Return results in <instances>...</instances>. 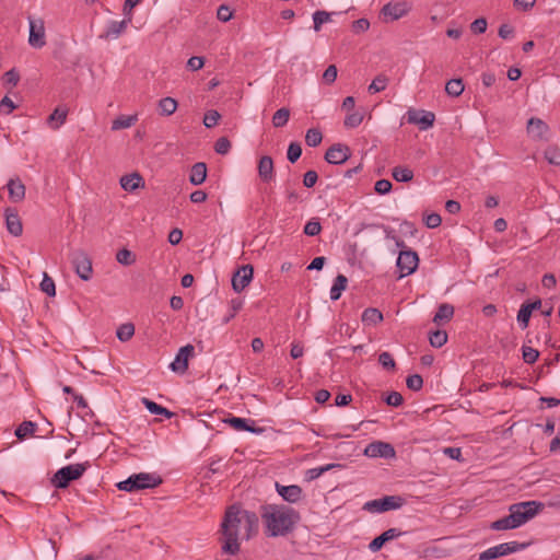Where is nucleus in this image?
<instances>
[{"label": "nucleus", "mask_w": 560, "mask_h": 560, "mask_svg": "<svg viewBox=\"0 0 560 560\" xmlns=\"http://www.w3.org/2000/svg\"><path fill=\"white\" fill-rule=\"evenodd\" d=\"M258 530V516L238 505H231L225 510L219 529V541L224 553L236 555L241 548V540H248Z\"/></svg>", "instance_id": "obj_1"}, {"label": "nucleus", "mask_w": 560, "mask_h": 560, "mask_svg": "<svg viewBox=\"0 0 560 560\" xmlns=\"http://www.w3.org/2000/svg\"><path fill=\"white\" fill-rule=\"evenodd\" d=\"M261 517L268 536H285L293 530L300 514L288 505L270 504L262 509Z\"/></svg>", "instance_id": "obj_2"}, {"label": "nucleus", "mask_w": 560, "mask_h": 560, "mask_svg": "<svg viewBox=\"0 0 560 560\" xmlns=\"http://www.w3.org/2000/svg\"><path fill=\"white\" fill-rule=\"evenodd\" d=\"M163 482L160 475L155 472H139L129 476L126 480L117 483L119 490L136 492L144 489H153Z\"/></svg>", "instance_id": "obj_3"}, {"label": "nucleus", "mask_w": 560, "mask_h": 560, "mask_svg": "<svg viewBox=\"0 0 560 560\" xmlns=\"http://www.w3.org/2000/svg\"><path fill=\"white\" fill-rule=\"evenodd\" d=\"M542 509L544 504L541 502L525 501L512 504L509 511L515 520L516 526L520 527L535 517Z\"/></svg>", "instance_id": "obj_4"}, {"label": "nucleus", "mask_w": 560, "mask_h": 560, "mask_svg": "<svg viewBox=\"0 0 560 560\" xmlns=\"http://www.w3.org/2000/svg\"><path fill=\"white\" fill-rule=\"evenodd\" d=\"M89 463L68 465L56 471L51 482L58 489H65L73 480H78L83 476L89 467Z\"/></svg>", "instance_id": "obj_5"}, {"label": "nucleus", "mask_w": 560, "mask_h": 560, "mask_svg": "<svg viewBox=\"0 0 560 560\" xmlns=\"http://www.w3.org/2000/svg\"><path fill=\"white\" fill-rule=\"evenodd\" d=\"M405 504V499L400 495H385L381 499L368 501L363 510L371 513H383L390 510L400 509Z\"/></svg>", "instance_id": "obj_6"}, {"label": "nucleus", "mask_w": 560, "mask_h": 560, "mask_svg": "<svg viewBox=\"0 0 560 560\" xmlns=\"http://www.w3.org/2000/svg\"><path fill=\"white\" fill-rule=\"evenodd\" d=\"M528 544L526 542H517V541H509L502 542L497 546L490 547L487 550L482 551L479 555V560H492L503 556H508L510 553H514L521 550H524Z\"/></svg>", "instance_id": "obj_7"}, {"label": "nucleus", "mask_w": 560, "mask_h": 560, "mask_svg": "<svg viewBox=\"0 0 560 560\" xmlns=\"http://www.w3.org/2000/svg\"><path fill=\"white\" fill-rule=\"evenodd\" d=\"M71 262L77 275L84 281L91 279L93 273L92 260L83 250H75L71 254Z\"/></svg>", "instance_id": "obj_8"}, {"label": "nucleus", "mask_w": 560, "mask_h": 560, "mask_svg": "<svg viewBox=\"0 0 560 560\" xmlns=\"http://www.w3.org/2000/svg\"><path fill=\"white\" fill-rule=\"evenodd\" d=\"M419 257L416 252L411 249H401L397 258V268L400 271V277L413 273L418 267Z\"/></svg>", "instance_id": "obj_9"}, {"label": "nucleus", "mask_w": 560, "mask_h": 560, "mask_svg": "<svg viewBox=\"0 0 560 560\" xmlns=\"http://www.w3.org/2000/svg\"><path fill=\"white\" fill-rule=\"evenodd\" d=\"M195 354V347L186 345L179 348L174 361L170 364V369L178 374H184L188 370L189 359Z\"/></svg>", "instance_id": "obj_10"}, {"label": "nucleus", "mask_w": 560, "mask_h": 560, "mask_svg": "<svg viewBox=\"0 0 560 560\" xmlns=\"http://www.w3.org/2000/svg\"><path fill=\"white\" fill-rule=\"evenodd\" d=\"M30 36L28 44L34 48H42L46 45L45 24L42 19L28 18Z\"/></svg>", "instance_id": "obj_11"}, {"label": "nucleus", "mask_w": 560, "mask_h": 560, "mask_svg": "<svg viewBox=\"0 0 560 560\" xmlns=\"http://www.w3.org/2000/svg\"><path fill=\"white\" fill-rule=\"evenodd\" d=\"M435 115L432 112L409 109L407 112V121L418 125L421 130L431 128L434 124Z\"/></svg>", "instance_id": "obj_12"}, {"label": "nucleus", "mask_w": 560, "mask_h": 560, "mask_svg": "<svg viewBox=\"0 0 560 560\" xmlns=\"http://www.w3.org/2000/svg\"><path fill=\"white\" fill-rule=\"evenodd\" d=\"M254 269L252 265L238 268L232 277V288L235 292H242L252 281Z\"/></svg>", "instance_id": "obj_13"}, {"label": "nucleus", "mask_w": 560, "mask_h": 560, "mask_svg": "<svg viewBox=\"0 0 560 560\" xmlns=\"http://www.w3.org/2000/svg\"><path fill=\"white\" fill-rule=\"evenodd\" d=\"M410 10L411 4L407 1L388 2L382 8L381 13L384 16H389L392 21H396L407 15Z\"/></svg>", "instance_id": "obj_14"}, {"label": "nucleus", "mask_w": 560, "mask_h": 560, "mask_svg": "<svg viewBox=\"0 0 560 560\" xmlns=\"http://www.w3.org/2000/svg\"><path fill=\"white\" fill-rule=\"evenodd\" d=\"M364 454L369 457L390 458L395 456V450L389 443L376 441L365 447Z\"/></svg>", "instance_id": "obj_15"}, {"label": "nucleus", "mask_w": 560, "mask_h": 560, "mask_svg": "<svg viewBox=\"0 0 560 560\" xmlns=\"http://www.w3.org/2000/svg\"><path fill=\"white\" fill-rule=\"evenodd\" d=\"M350 156V149L346 144H334L331 145L325 154V160L330 164H342Z\"/></svg>", "instance_id": "obj_16"}, {"label": "nucleus", "mask_w": 560, "mask_h": 560, "mask_svg": "<svg viewBox=\"0 0 560 560\" xmlns=\"http://www.w3.org/2000/svg\"><path fill=\"white\" fill-rule=\"evenodd\" d=\"M276 490L278 494L289 503H296L301 500L303 490L298 485L283 486L276 482Z\"/></svg>", "instance_id": "obj_17"}, {"label": "nucleus", "mask_w": 560, "mask_h": 560, "mask_svg": "<svg viewBox=\"0 0 560 560\" xmlns=\"http://www.w3.org/2000/svg\"><path fill=\"white\" fill-rule=\"evenodd\" d=\"M404 535V532H401L400 529L398 528H389L387 530H385L384 533H382L380 536L375 537L370 544H369V549L372 551V552H376L378 550L382 549V547L393 540V539H396L400 536Z\"/></svg>", "instance_id": "obj_18"}, {"label": "nucleus", "mask_w": 560, "mask_h": 560, "mask_svg": "<svg viewBox=\"0 0 560 560\" xmlns=\"http://www.w3.org/2000/svg\"><path fill=\"white\" fill-rule=\"evenodd\" d=\"M548 125L539 118H530L527 122V133L534 140H544L548 133Z\"/></svg>", "instance_id": "obj_19"}, {"label": "nucleus", "mask_w": 560, "mask_h": 560, "mask_svg": "<svg viewBox=\"0 0 560 560\" xmlns=\"http://www.w3.org/2000/svg\"><path fill=\"white\" fill-rule=\"evenodd\" d=\"M258 175L261 182L270 183L275 178L273 160L269 155H264L258 162Z\"/></svg>", "instance_id": "obj_20"}, {"label": "nucleus", "mask_w": 560, "mask_h": 560, "mask_svg": "<svg viewBox=\"0 0 560 560\" xmlns=\"http://www.w3.org/2000/svg\"><path fill=\"white\" fill-rule=\"evenodd\" d=\"M225 422L236 431H248L253 433H261L264 431L262 428L255 427V421L244 418L230 417Z\"/></svg>", "instance_id": "obj_21"}, {"label": "nucleus", "mask_w": 560, "mask_h": 560, "mask_svg": "<svg viewBox=\"0 0 560 560\" xmlns=\"http://www.w3.org/2000/svg\"><path fill=\"white\" fill-rule=\"evenodd\" d=\"M132 18L128 16L122 21H112L109 22L106 32L100 36V38L109 39V38H118L127 28L128 24L131 22Z\"/></svg>", "instance_id": "obj_22"}, {"label": "nucleus", "mask_w": 560, "mask_h": 560, "mask_svg": "<svg viewBox=\"0 0 560 560\" xmlns=\"http://www.w3.org/2000/svg\"><path fill=\"white\" fill-rule=\"evenodd\" d=\"M68 108L66 106H58L47 117L46 124L51 130H58L67 120Z\"/></svg>", "instance_id": "obj_23"}, {"label": "nucleus", "mask_w": 560, "mask_h": 560, "mask_svg": "<svg viewBox=\"0 0 560 560\" xmlns=\"http://www.w3.org/2000/svg\"><path fill=\"white\" fill-rule=\"evenodd\" d=\"M5 223L8 231L13 236H20L23 232L21 219L15 210L8 208L5 210Z\"/></svg>", "instance_id": "obj_24"}, {"label": "nucleus", "mask_w": 560, "mask_h": 560, "mask_svg": "<svg viewBox=\"0 0 560 560\" xmlns=\"http://www.w3.org/2000/svg\"><path fill=\"white\" fill-rule=\"evenodd\" d=\"M9 197L13 202H20L25 197V186L20 178H11L7 184Z\"/></svg>", "instance_id": "obj_25"}, {"label": "nucleus", "mask_w": 560, "mask_h": 560, "mask_svg": "<svg viewBox=\"0 0 560 560\" xmlns=\"http://www.w3.org/2000/svg\"><path fill=\"white\" fill-rule=\"evenodd\" d=\"M121 188L126 191H133L144 186V180L139 173H131L120 178Z\"/></svg>", "instance_id": "obj_26"}, {"label": "nucleus", "mask_w": 560, "mask_h": 560, "mask_svg": "<svg viewBox=\"0 0 560 560\" xmlns=\"http://www.w3.org/2000/svg\"><path fill=\"white\" fill-rule=\"evenodd\" d=\"M454 315V307L448 303H442L439 305L438 311L433 317V323L436 326L444 325L450 322Z\"/></svg>", "instance_id": "obj_27"}, {"label": "nucleus", "mask_w": 560, "mask_h": 560, "mask_svg": "<svg viewBox=\"0 0 560 560\" xmlns=\"http://www.w3.org/2000/svg\"><path fill=\"white\" fill-rule=\"evenodd\" d=\"M207 177V166L202 162H198L192 165L191 172L189 175V180L192 185L198 186L201 185Z\"/></svg>", "instance_id": "obj_28"}, {"label": "nucleus", "mask_w": 560, "mask_h": 560, "mask_svg": "<svg viewBox=\"0 0 560 560\" xmlns=\"http://www.w3.org/2000/svg\"><path fill=\"white\" fill-rule=\"evenodd\" d=\"M361 319L365 325H377L383 320V314L378 308L369 307L363 311Z\"/></svg>", "instance_id": "obj_29"}, {"label": "nucleus", "mask_w": 560, "mask_h": 560, "mask_svg": "<svg viewBox=\"0 0 560 560\" xmlns=\"http://www.w3.org/2000/svg\"><path fill=\"white\" fill-rule=\"evenodd\" d=\"M177 101L173 97H163L159 101V105H158V108H159V113L160 115H163V116H171L172 114H174L177 109Z\"/></svg>", "instance_id": "obj_30"}, {"label": "nucleus", "mask_w": 560, "mask_h": 560, "mask_svg": "<svg viewBox=\"0 0 560 560\" xmlns=\"http://www.w3.org/2000/svg\"><path fill=\"white\" fill-rule=\"evenodd\" d=\"M348 284V279L343 275H338L332 283V287L330 289V299L332 301H337L340 296L342 291L346 290Z\"/></svg>", "instance_id": "obj_31"}, {"label": "nucleus", "mask_w": 560, "mask_h": 560, "mask_svg": "<svg viewBox=\"0 0 560 560\" xmlns=\"http://www.w3.org/2000/svg\"><path fill=\"white\" fill-rule=\"evenodd\" d=\"M138 121L137 115H120L112 122V130L127 129Z\"/></svg>", "instance_id": "obj_32"}, {"label": "nucleus", "mask_w": 560, "mask_h": 560, "mask_svg": "<svg viewBox=\"0 0 560 560\" xmlns=\"http://www.w3.org/2000/svg\"><path fill=\"white\" fill-rule=\"evenodd\" d=\"M392 176L396 182L408 183L413 178V172L407 166H395L392 170Z\"/></svg>", "instance_id": "obj_33"}, {"label": "nucleus", "mask_w": 560, "mask_h": 560, "mask_svg": "<svg viewBox=\"0 0 560 560\" xmlns=\"http://www.w3.org/2000/svg\"><path fill=\"white\" fill-rule=\"evenodd\" d=\"M492 530H508L518 528L515 524V520L511 513L502 518H499L490 524Z\"/></svg>", "instance_id": "obj_34"}, {"label": "nucleus", "mask_w": 560, "mask_h": 560, "mask_svg": "<svg viewBox=\"0 0 560 560\" xmlns=\"http://www.w3.org/2000/svg\"><path fill=\"white\" fill-rule=\"evenodd\" d=\"M142 404L145 406V408L153 415L164 416L167 419L172 418L173 412H171L165 407L150 400L149 398L143 397Z\"/></svg>", "instance_id": "obj_35"}, {"label": "nucleus", "mask_w": 560, "mask_h": 560, "mask_svg": "<svg viewBox=\"0 0 560 560\" xmlns=\"http://www.w3.org/2000/svg\"><path fill=\"white\" fill-rule=\"evenodd\" d=\"M463 91H464V84H463L462 79H452L446 82L445 92L450 96L457 97L463 93Z\"/></svg>", "instance_id": "obj_36"}, {"label": "nucleus", "mask_w": 560, "mask_h": 560, "mask_svg": "<svg viewBox=\"0 0 560 560\" xmlns=\"http://www.w3.org/2000/svg\"><path fill=\"white\" fill-rule=\"evenodd\" d=\"M290 118V110L287 107L278 109L272 116V125L276 128L283 127L288 124Z\"/></svg>", "instance_id": "obj_37"}, {"label": "nucleus", "mask_w": 560, "mask_h": 560, "mask_svg": "<svg viewBox=\"0 0 560 560\" xmlns=\"http://www.w3.org/2000/svg\"><path fill=\"white\" fill-rule=\"evenodd\" d=\"M388 84V78L384 74H378L369 85L368 90L371 94L384 91Z\"/></svg>", "instance_id": "obj_38"}, {"label": "nucleus", "mask_w": 560, "mask_h": 560, "mask_svg": "<svg viewBox=\"0 0 560 560\" xmlns=\"http://www.w3.org/2000/svg\"><path fill=\"white\" fill-rule=\"evenodd\" d=\"M335 467H340V465H338V464H327L325 466L311 468V469H308L306 471V479L310 480V481L311 480H315L318 477H320L323 474H325L326 471H329L330 469H332Z\"/></svg>", "instance_id": "obj_39"}, {"label": "nucleus", "mask_w": 560, "mask_h": 560, "mask_svg": "<svg viewBox=\"0 0 560 560\" xmlns=\"http://www.w3.org/2000/svg\"><path fill=\"white\" fill-rule=\"evenodd\" d=\"M36 424L32 421H23L15 431V435L23 440L35 432Z\"/></svg>", "instance_id": "obj_40"}, {"label": "nucleus", "mask_w": 560, "mask_h": 560, "mask_svg": "<svg viewBox=\"0 0 560 560\" xmlns=\"http://www.w3.org/2000/svg\"><path fill=\"white\" fill-rule=\"evenodd\" d=\"M116 335L120 341H128L135 335V326L130 323L122 324L118 327Z\"/></svg>", "instance_id": "obj_41"}, {"label": "nucleus", "mask_w": 560, "mask_h": 560, "mask_svg": "<svg viewBox=\"0 0 560 560\" xmlns=\"http://www.w3.org/2000/svg\"><path fill=\"white\" fill-rule=\"evenodd\" d=\"M322 140L323 135L318 129L312 128L306 131L305 142L308 147H317L320 144Z\"/></svg>", "instance_id": "obj_42"}, {"label": "nucleus", "mask_w": 560, "mask_h": 560, "mask_svg": "<svg viewBox=\"0 0 560 560\" xmlns=\"http://www.w3.org/2000/svg\"><path fill=\"white\" fill-rule=\"evenodd\" d=\"M430 345L434 348H441L447 341V334L444 330H435L430 334Z\"/></svg>", "instance_id": "obj_43"}, {"label": "nucleus", "mask_w": 560, "mask_h": 560, "mask_svg": "<svg viewBox=\"0 0 560 560\" xmlns=\"http://www.w3.org/2000/svg\"><path fill=\"white\" fill-rule=\"evenodd\" d=\"M116 259L124 266H130L136 261V256L132 252L127 248H122L117 252Z\"/></svg>", "instance_id": "obj_44"}, {"label": "nucleus", "mask_w": 560, "mask_h": 560, "mask_svg": "<svg viewBox=\"0 0 560 560\" xmlns=\"http://www.w3.org/2000/svg\"><path fill=\"white\" fill-rule=\"evenodd\" d=\"M532 313L525 303L521 306L517 313V322L523 329L528 327Z\"/></svg>", "instance_id": "obj_45"}, {"label": "nucleus", "mask_w": 560, "mask_h": 560, "mask_svg": "<svg viewBox=\"0 0 560 560\" xmlns=\"http://www.w3.org/2000/svg\"><path fill=\"white\" fill-rule=\"evenodd\" d=\"M363 118H364L363 113L353 112L346 116L343 124L347 128H355L359 125H361V122L363 121Z\"/></svg>", "instance_id": "obj_46"}, {"label": "nucleus", "mask_w": 560, "mask_h": 560, "mask_svg": "<svg viewBox=\"0 0 560 560\" xmlns=\"http://www.w3.org/2000/svg\"><path fill=\"white\" fill-rule=\"evenodd\" d=\"M302 154V148L299 142H291L288 148L287 158L291 163H295Z\"/></svg>", "instance_id": "obj_47"}, {"label": "nucleus", "mask_w": 560, "mask_h": 560, "mask_svg": "<svg viewBox=\"0 0 560 560\" xmlns=\"http://www.w3.org/2000/svg\"><path fill=\"white\" fill-rule=\"evenodd\" d=\"M330 21V13L326 11H316L313 14L314 30L318 32L320 30L322 24Z\"/></svg>", "instance_id": "obj_48"}, {"label": "nucleus", "mask_w": 560, "mask_h": 560, "mask_svg": "<svg viewBox=\"0 0 560 560\" xmlns=\"http://www.w3.org/2000/svg\"><path fill=\"white\" fill-rule=\"evenodd\" d=\"M522 355H523L524 362H526L528 364H533L537 361V359L539 357V352H538V350H536L532 347L523 346Z\"/></svg>", "instance_id": "obj_49"}, {"label": "nucleus", "mask_w": 560, "mask_h": 560, "mask_svg": "<svg viewBox=\"0 0 560 560\" xmlns=\"http://www.w3.org/2000/svg\"><path fill=\"white\" fill-rule=\"evenodd\" d=\"M40 290L49 296H55L56 294L55 282L50 277L47 276V273L44 275V278L40 282Z\"/></svg>", "instance_id": "obj_50"}, {"label": "nucleus", "mask_w": 560, "mask_h": 560, "mask_svg": "<svg viewBox=\"0 0 560 560\" xmlns=\"http://www.w3.org/2000/svg\"><path fill=\"white\" fill-rule=\"evenodd\" d=\"M545 158L550 164L560 165V149L548 147L545 151Z\"/></svg>", "instance_id": "obj_51"}, {"label": "nucleus", "mask_w": 560, "mask_h": 560, "mask_svg": "<svg viewBox=\"0 0 560 560\" xmlns=\"http://www.w3.org/2000/svg\"><path fill=\"white\" fill-rule=\"evenodd\" d=\"M320 231L322 225L317 219L310 220L304 226V233L308 236H316Z\"/></svg>", "instance_id": "obj_52"}, {"label": "nucleus", "mask_w": 560, "mask_h": 560, "mask_svg": "<svg viewBox=\"0 0 560 560\" xmlns=\"http://www.w3.org/2000/svg\"><path fill=\"white\" fill-rule=\"evenodd\" d=\"M220 118H221V115L219 114V112H217L214 109H210L205 114L203 125L207 128H212V127L217 126Z\"/></svg>", "instance_id": "obj_53"}, {"label": "nucleus", "mask_w": 560, "mask_h": 560, "mask_svg": "<svg viewBox=\"0 0 560 560\" xmlns=\"http://www.w3.org/2000/svg\"><path fill=\"white\" fill-rule=\"evenodd\" d=\"M407 387L411 390H420L423 386V380L419 374L409 375L406 380Z\"/></svg>", "instance_id": "obj_54"}, {"label": "nucleus", "mask_w": 560, "mask_h": 560, "mask_svg": "<svg viewBox=\"0 0 560 560\" xmlns=\"http://www.w3.org/2000/svg\"><path fill=\"white\" fill-rule=\"evenodd\" d=\"M231 149V142L228 138L221 137L215 141L214 151L218 154H228Z\"/></svg>", "instance_id": "obj_55"}, {"label": "nucleus", "mask_w": 560, "mask_h": 560, "mask_svg": "<svg viewBox=\"0 0 560 560\" xmlns=\"http://www.w3.org/2000/svg\"><path fill=\"white\" fill-rule=\"evenodd\" d=\"M378 362L386 370H395L396 368L395 360L393 359L392 354L386 351L378 355Z\"/></svg>", "instance_id": "obj_56"}, {"label": "nucleus", "mask_w": 560, "mask_h": 560, "mask_svg": "<svg viewBox=\"0 0 560 560\" xmlns=\"http://www.w3.org/2000/svg\"><path fill=\"white\" fill-rule=\"evenodd\" d=\"M2 80L4 84L15 86L20 81V74L15 71V69H11L3 74Z\"/></svg>", "instance_id": "obj_57"}, {"label": "nucleus", "mask_w": 560, "mask_h": 560, "mask_svg": "<svg viewBox=\"0 0 560 560\" xmlns=\"http://www.w3.org/2000/svg\"><path fill=\"white\" fill-rule=\"evenodd\" d=\"M385 402L388 405V406H392V407H399L400 405H402L404 402V398L401 396L400 393L398 392H390L386 398H385Z\"/></svg>", "instance_id": "obj_58"}, {"label": "nucleus", "mask_w": 560, "mask_h": 560, "mask_svg": "<svg viewBox=\"0 0 560 560\" xmlns=\"http://www.w3.org/2000/svg\"><path fill=\"white\" fill-rule=\"evenodd\" d=\"M487 25H488L487 20L485 18H479V19H476L470 24V30L474 34H482L486 32Z\"/></svg>", "instance_id": "obj_59"}, {"label": "nucleus", "mask_w": 560, "mask_h": 560, "mask_svg": "<svg viewBox=\"0 0 560 560\" xmlns=\"http://www.w3.org/2000/svg\"><path fill=\"white\" fill-rule=\"evenodd\" d=\"M338 70L335 65H330L327 67V69L323 73V80L327 84H331L337 79Z\"/></svg>", "instance_id": "obj_60"}, {"label": "nucleus", "mask_w": 560, "mask_h": 560, "mask_svg": "<svg viewBox=\"0 0 560 560\" xmlns=\"http://www.w3.org/2000/svg\"><path fill=\"white\" fill-rule=\"evenodd\" d=\"M392 183L388 179H380L375 183L374 189L380 195L388 194L392 190Z\"/></svg>", "instance_id": "obj_61"}, {"label": "nucleus", "mask_w": 560, "mask_h": 560, "mask_svg": "<svg viewBox=\"0 0 560 560\" xmlns=\"http://www.w3.org/2000/svg\"><path fill=\"white\" fill-rule=\"evenodd\" d=\"M217 16L222 22H228L232 19L233 13L230 9V7L225 4H221L217 11Z\"/></svg>", "instance_id": "obj_62"}, {"label": "nucleus", "mask_w": 560, "mask_h": 560, "mask_svg": "<svg viewBox=\"0 0 560 560\" xmlns=\"http://www.w3.org/2000/svg\"><path fill=\"white\" fill-rule=\"evenodd\" d=\"M514 27L511 26L510 24H502L500 27H499V31H498V35L502 38V39H510L514 36Z\"/></svg>", "instance_id": "obj_63"}, {"label": "nucleus", "mask_w": 560, "mask_h": 560, "mask_svg": "<svg viewBox=\"0 0 560 560\" xmlns=\"http://www.w3.org/2000/svg\"><path fill=\"white\" fill-rule=\"evenodd\" d=\"M318 175L315 171H307L303 176V185L307 188H312L317 183Z\"/></svg>", "instance_id": "obj_64"}]
</instances>
